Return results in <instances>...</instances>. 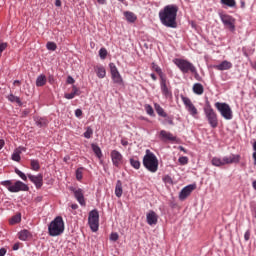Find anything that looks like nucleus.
Masks as SVG:
<instances>
[{
  "instance_id": "obj_16",
  "label": "nucleus",
  "mask_w": 256,
  "mask_h": 256,
  "mask_svg": "<svg viewBox=\"0 0 256 256\" xmlns=\"http://www.w3.org/2000/svg\"><path fill=\"white\" fill-rule=\"evenodd\" d=\"M241 161V155L231 154L230 156H224L222 159L223 165H231L233 163H239Z\"/></svg>"
},
{
  "instance_id": "obj_48",
  "label": "nucleus",
  "mask_w": 256,
  "mask_h": 256,
  "mask_svg": "<svg viewBox=\"0 0 256 256\" xmlns=\"http://www.w3.org/2000/svg\"><path fill=\"white\" fill-rule=\"evenodd\" d=\"M192 75H194V78L196 81H203V78L199 75V72H197V68L195 67L194 70L191 72Z\"/></svg>"
},
{
  "instance_id": "obj_7",
  "label": "nucleus",
  "mask_w": 256,
  "mask_h": 256,
  "mask_svg": "<svg viewBox=\"0 0 256 256\" xmlns=\"http://www.w3.org/2000/svg\"><path fill=\"white\" fill-rule=\"evenodd\" d=\"M173 63H174V65H176V67H178V69L184 75L187 74V73H192V71L195 68V65H193V63H191L188 60L182 59V58H175L173 60Z\"/></svg>"
},
{
  "instance_id": "obj_20",
  "label": "nucleus",
  "mask_w": 256,
  "mask_h": 256,
  "mask_svg": "<svg viewBox=\"0 0 256 256\" xmlns=\"http://www.w3.org/2000/svg\"><path fill=\"white\" fill-rule=\"evenodd\" d=\"M18 239L20 241H27V239H33V233L27 229H23L20 232H18Z\"/></svg>"
},
{
  "instance_id": "obj_28",
  "label": "nucleus",
  "mask_w": 256,
  "mask_h": 256,
  "mask_svg": "<svg viewBox=\"0 0 256 256\" xmlns=\"http://www.w3.org/2000/svg\"><path fill=\"white\" fill-rule=\"evenodd\" d=\"M47 83V77L45 74H41L36 79V87H43Z\"/></svg>"
},
{
  "instance_id": "obj_12",
  "label": "nucleus",
  "mask_w": 256,
  "mask_h": 256,
  "mask_svg": "<svg viewBox=\"0 0 256 256\" xmlns=\"http://www.w3.org/2000/svg\"><path fill=\"white\" fill-rule=\"evenodd\" d=\"M69 191H72V193H74V197L78 201L79 205H81L82 207H85L86 202H85V195L83 194V189L81 188L76 189L75 187L71 186L69 188Z\"/></svg>"
},
{
  "instance_id": "obj_13",
  "label": "nucleus",
  "mask_w": 256,
  "mask_h": 256,
  "mask_svg": "<svg viewBox=\"0 0 256 256\" xmlns=\"http://www.w3.org/2000/svg\"><path fill=\"white\" fill-rule=\"evenodd\" d=\"M181 100L183 101L185 108L187 109L188 113L192 115V117H195L197 115L198 111L195 105H193V102H191V99L189 97H185L183 95L180 96Z\"/></svg>"
},
{
  "instance_id": "obj_19",
  "label": "nucleus",
  "mask_w": 256,
  "mask_h": 256,
  "mask_svg": "<svg viewBox=\"0 0 256 256\" xmlns=\"http://www.w3.org/2000/svg\"><path fill=\"white\" fill-rule=\"evenodd\" d=\"M233 67V64L227 60L222 61L220 64L215 65L214 69L217 71H227Z\"/></svg>"
},
{
  "instance_id": "obj_63",
  "label": "nucleus",
  "mask_w": 256,
  "mask_h": 256,
  "mask_svg": "<svg viewBox=\"0 0 256 256\" xmlns=\"http://www.w3.org/2000/svg\"><path fill=\"white\" fill-rule=\"evenodd\" d=\"M55 6L61 7V0H55Z\"/></svg>"
},
{
  "instance_id": "obj_17",
  "label": "nucleus",
  "mask_w": 256,
  "mask_h": 256,
  "mask_svg": "<svg viewBox=\"0 0 256 256\" xmlns=\"http://www.w3.org/2000/svg\"><path fill=\"white\" fill-rule=\"evenodd\" d=\"M160 139H162V141H172V142H175V141H177V136H173V134L171 132H167L165 130H161L160 131Z\"/></svg>"
},
{
  "instance_id": "obj_27",
  "label": "nucleus",
  "mask_w": 256,
  "mask_h": 256,
  "mask_svg": "<svg viewBox=\"0 0 256 256\" xmlns=\"http://www.w3.org/2000/svg\"><path fill=\"white\" fill-rule=\"evenodd\" d=\"M115 195L116 197H122L123 195V183L121 180H117L116 187H115Z\"/></svg>"
},
{
  "instance_id": "obj_49",
  "label": "nucleus",
  "mask_w": 256,
  "mask_h": 256,
  "mask_svg": "<svg viewBox=\"0 0 256 256\" xmlns=\"http://www.w3.org/2000/svg\"><path fill=\"white\" fill-rule=\"evenodd\" d=\"M7 47H9V44L7 42H0V57L3 53V51H5V49H7Z\"/></svg>"
},
{
  "instance_id": "obj_33",
  "label": "nucleus",
  "mask_w": 256,
  "mask_h": 256,
  "mask_svg": "<svg viewBox=\"0 0 256 256\" xmlns=\"http://www.w3.org/2000/svg\"><path fill=\"white\" fill-rule=\"evenodd\" d=\"M8 101H10L11 103H17V105H19V107H21V105H23V102L21 101V98L13 95V94H10L8 96Z\"/></svg>"
},
{
  "instance_id": "obj_14",
  "label": "nucleus",
  "mask_w": 256,
  "mask_h": 256,
  "mask_svg": "<svg viewBox=\"0 0 256 256\" xmlns=\"http://www.w3.org/2000/svg\"><path fill=\"white\" fill-rule=\"evenodd\" d=\"M28 179L35 185L36 189H41L43 187V174L38 175L27 174Z\"/></svg>"
},
{
  "instance_id": "obj_44",
  "label": "nucleus",
  "mask_w": 256,
  "mask_h": 256,
  "mask_svg": "<svg viewBox=\"0 0 256 256\" xmlns=\"http://www.w3.org/2000/svg\"><path fill=\"white\" fill-rule=\"evenodd\" d=\"M21 152H14L11 156L12 161H16L17 163H19V161H21Z\"/></svg>"
},
{
  "instance_id": "obj_8",
  "label": "nucleus",
  "mask_w": 256,
  "mask_h": 256,
  "mask_svg": "<svg viewBox=\"0 0 256 256\" xmlns=\"http://www.w3.org/2000/svg\"><path fill=\"white\" fill-rule=\"evenodd\" d=\"M88 225L93 233L99 231V210L93 209L89 212Z\"/></svg>"
},
{
  "instance_id": "obj_23",
  "label": "nucleus",
  "mask_w": 256,
  "mask_h": 256,
  "mask_svg": "<svg viewBox=\"0 0 256 256\" xmlns=\"http://www.w3.org/2000/svg\"><path fill=\"white\" fill-rule=\"evenodd\" d=\"M124 17L128 23H135L137 21V15L131 11L124 12Z\"/></svg>"
},
{
  "instance_id": "obj_42",
  "label": "nucleus",
  "mask_w": 256,
  "mask_h": 256,
  "mask_svg": "<svg viewBox=\"0 0 256 256\" xmlns=\"http://www.w3.org/2000/svg\"><path fill=\"white\" fill-rule=\"evenodd\" d=\"M75 174L77 181H81L83 179V167L77 168Z\"/></svg>"
},
{
  "instance_id": "obj_21",
  "label": "nucleus",
  "mask_w": 256,
  "mask_h": 256,
  "mask_svg": "<svg viewBox=\"0 0 256 256\" xmlns=\"http://www.w3.org/2000/svg\"><path fill=\"white\" fill-rule=\"evenodd\" d=\"M34 121L35 125H37L40 129L49 125V120L45 117L36 116L34 117Z\"/></svg>"
},
{
  "instance_id": "obj_50",
  "label": "nucleus",
  "mask_w": 256,
  "mask_h": 256,
  "mask_svg": "<svg viewBox=\"0 0 256 256\" xmlns=\"http://www.w3.org/2000/svg\"><path fill=\"white\" fill-rule=\"evenodd\" d=\"M110 241H119V234L117 232H112L110 234Z\"/></svg>"
},
{
  "instance_id": "obj_47",
  "label": "nucleus",
  "mask_w": 256,
  "mask_h": 256,
  "mask_svg": "<svg viewBox=\"0 0 256 256\" xmlns=\"http://www.w3.org/2000/svg\"><path fill=\"white\" fill-rule=\"evenodd\" d=\"M83 135L85 139H91V135H93V129H91V127H88Z\"/></svg>"
},
{
  "instance_id": "obj_53",
  "label": "nucleus",
  "mask_w": 256,
  "mask_h": 256,
  "mask_svg": "<svg viewBox=\"0 0 256 256\" xmlns=\"http://www.w3.org/2000/svg\"><path fill=\"white\" fill-rule=\"evenodd\" d=\"M251 239V230H247L244 234V241H249Z\"/></svg>"
},
{
  "instance_id": "obj_41",
  "label": "nucleus",
  "mask_w": 256,
  "mask_h": 256,
  "mask_svg": "<svg viewBox=\"0 0 256 256\" xmlns=\"http://www.w3.org/2000/svg\"><path fill=\"white\" fill-rule=\"evenodd\" d=\"M14 173H16V175H18L22 181H27L28 176H26L23 171L19 170V168L14 169Z\"/></svg>"
},
{
  "instance_id": "obj_3",
  "label": "nucleus",
  "mask_w": 256,
  "mask_h": 256,
  "mask_svg": "<svg viewBox=\"0 0 256 256\" xmlns=\"http://www.w3.org/2000/svg\"><path fill=\"white\" fill-rule=\"evenodd\" d=\"M142 164L150 173H157L159 170V159H157L155 153L151 152L149 149L146 150Z\"/></svg>"
},
{
  "instance_id": "obj_58",
  "label": "nucleus",
  "mask_w": 256,
  "mask_h": 256,
  "mask_svg": "<svg viewBox=\"0 0 256 256\" xmlns=\"http://www.w3.org/2000/svg\"><path fill=\"white\" fill-rule=\"evenodd\" d=\"M5 255H7V249L0 248V256H5Z\"/></svg>"
},
{
  "instance_id": "obj_39",
  "label": "nucleus",
  "mask_w": 256,
  "mask_h": 256,
  "mask_svg": "<svg viewBox=\"0 0 256 256\" xmlns=\"http://www.w3.org/2000/svg\"><path fill=\"white\" fill-rule=\"evenodd\" d=\"M223 25H224V27H227V29H229V31H231V33H235V19L230 20V22H226Z\"/></svg>"
},
{
  "instance_id": "obj_32",
  "label": "nucleus",
  "mask_w": 256,
  "mask_h": 256,
  "mask_svg": "<svg viewBox=\"0 0 256 256\" xmlns=\"http://www.w3.org/2000/svg\"><path fill=\"white\" fill-rule=\"evenodd\" d=\"M220 3L225 7H230V9L237 7V2L235 0H220Z\"/></svg>"
},
{
  "instance_id": "obj_45",
  "label": "nucleus",
  "mask_w": 256,
  "mask_h": 256,
  "mask_svg": "<svg viewBox=\"0 0 256 256\" xmlns=\"http://www.w3.org/2000/svg\"><path fill=\"white\" fill-rule=\"evenodd\" d=\"M99 57H100V59H107V49L106 48H101L99 50Z\"/></svg>"
},
{
  "instance_id": "obj_55",
  "label": "nucleus",
  "mask_w": 256,
  "mask_h": 256,
  "mask_svg": "<svg viewBox=\"0 0 256 256\" xmlns=\"http://www.w3.org/2000/svg\"><path fill=\"white\" fill-rule=\"evenodd\" d=\"M83 116V110H81V109H76L75 110V117H82Z\"/></svg>"
},
{
  "instance_id": "obj_59",
  "label": "nucleus",
  "mask_w": 256,
  "mask_h": 256,
  "mask_svg": "<svg viewBox=\"0 0 256 256\" xmlns=\"http://www.w3.org/2000/svg\"><path fill=\"white\" fill-rule=\"evenodd\" d=\"M13 251H19V242L15 243L12 247Z\"/></svg>"
},
{
  "instance_id": "obj_40",
  "label": "nucleus",
  "mask_w": 256,
  "mask_h": 256,
  "mask_svg": "<svg viewBox=\"0 0 256 256\" xmlns=\"http://www.w3.org/2000/svg\"><path fill=\"white\" fill-rule=\"evenodd\" d=\"M211 163L214 167H223V160L221 158L213 157Z\"/></svg>"
},
{
  "instance_id": "obj_61",
  "label": "nucleus",
  "mask_w": 256,
  "mask_h": 256,
  "mask_svg": "<svg viewBox=\"0 0 256 256\" xmlns=\"http://www.w3.org/2000/svg\"><path fill=\"white\" fill-rule=\"evenodd\" d=\"M29 110H23V112H22V117H27V115H29Z\"/></svg>"
},
{
  "instance_id": "obj_26",
  "label": "nucleus",
  "mask_w": 256,
  "mask_h": 256,
  "mask_svg": "<svg viewBox=\"0 0 256 256\" xmlns=\"http://www.w3.org/2000/svg\"><path fill=\"white\" fill-rule=\"evenodd\" d=\"M96 75L98 79H105L107 76V71L105 70L104 66H97L96 67Z\"/></svg>"
},
{
  "instance_id": "obj_31",
  "label": "nucleus",
  "mask_w": 256,
  "mask_h": 256,
  "mask_svg": "<svg viewBox=\"0 0 256 256\" xmlns=\"http://www.w3.org/2000/svg\"><path fill=\"white\" fill-rule=\"evenodd\" d=\"M151 67L153 71H155L157 75H159L160 79L166 76L165 73H163L161 67H159V65H157L155 62H152Z\"/></svg>"
},
{
  "instance_id": "obj_51",
  "label": "nucleus",
  "mask_w": 256,
  "mask_h": 256,
  "mask_svg": "<svg viewBox=\"0 0 256 256\" xmlns=\"http://www.w3.org/2000/svg\"><path fill=\"white\" fill-rule=\"evenodd\" d=\"M163 181H164V183H168L169 185H173V178H171V176H169V175L164 176Z\"/></svg>"
},
{
  "instance_id": "obj_52",
  "label": "nucleus",
  "mask_w": 256,
  "mask_h": 256,
  "mask_svg": "<svg viewBox=\"0 0 256 256\" xmlns=\"http://www.w3.org/2000/svg\"><path fill=\"white\" fill-rule=\"evenodd\" d=\"M72 93H73L74 96H76V95L79 96V95H81V90H79V88L77 86L73 85L72 86Z\"/></svg>"
},
{
  "instance_id": "obj_60",
  "label": "nucleus",
  "mask_w": 256,
  "mask_h": 256,
  "mask_svg": "<svg viewBox=\"0 0 256 256\" xmlns=\"http://www.w3.org/2000/svg\"><path fill=\"white\" fill-rule=\"evenodd\" d=\"M41 201H43V196H38L35 198L36 203H41Z\"/></svg>"
},
{
  "instance_id": "obj_43",
  "label": "nucleus",
  "mask_w": 256,
  "mask_h": 256,
  "mask_svg": "<svg viewBox=\"0 0 256 256\" xmlns=\"http://www.w3.org/2000/svg\"><path fill=\"white\" fill-rule=\"evenodd\" d=\"M46 48L48 49V51H56L57 44L55 42H47Z\"/></svg>"
},
{
  "instance_id": "obj_62",
  "label": "nucleus",
  "mask_w": 256,
  "mask_h": 256,
  "mask_svg": "<svg viewBox=\"0 0 256 256\" xmlns=\"http://www.w3.org/2000/svg\"><path fill=\"white\" fill-rule=\"evenodd\" d=\"M251 211H252V213H254V217L256 219V205L251 207Z\"/></svg>"
},
{
  "instance_id": "obj_4",
  "label": "nucleus",
  "mask_w": 256,
  "mask_h": 256,
  "mask_svg": "<svg viewBox=\"0 0 256 256\" xmlns=\"http://www.w3.org/2000/svg\"><path fill=\"white\" fill-rule=\"evenodd\" d=\"M63 233H65V221H63V217L57 216L48 225V235L50 237H59Z\"/></svg>"
},
{
  "instance_id": "obj_57",
  "label": "nucleus",
  "mask_w": 256,
  "mask_h": 256,
  "mask_svg": "<svg viewBox=\"0 0 256 256\" xmlns=\"http://www.w3.org/2000/svg\"><path fill=\"white\" fill-rule=\"evenodd\" d=\"M48 83H50L51 85H53V83H55V76H53V74H50L48 76Z\"/></svg>"
},
{
  "instance_id": "obj_34",
  "label": "nucleus",
  "mask_w": 256,
  "mask_h": 256,
  "mask_svg": "<svg viewBox=\"0 0 256 256\" xmlns=\"http://www.w3.org/2000/svg\"><path fill=\"white\" fill-rule=\"evenodd\" d=\"M130 165L133 167V169H141V161H139V159L130 158Z\"/></svg>"
},
{
  "instance_id": "obj_35",
  "label": "nucleus",
  "mask_w": 256,
  "mask_h": 256,
  "mask_svg": "<svg viewBox=\"0 0 256 256\" xmlns=\"http://www.w3.org/2000/svg\"><path fill=\"white\" fill-rule=\"evenodd\" d=\"M30 165L32 171H39V169H41V165L39 164V160L37 159L30 160Z\"/></svg>"
},
{
  "instance_id": "obj_30",
  "label": "nucleus",
  "mask_w": 256,
  "mask_h": 256,
  "mask_svg": "<svg viewBox=\"0 0 256 256\" xmlns=\"http://www.w3.org/2000/svg\"><path fill=\"white\" fill-rule=\"evenodd\" d=\"M173 119H175V116L174 115H168L166 114V116H164V120H162V125H172L174 126L175 125V122H173Z\"/></svg>"
},
{
  "instance_id": "obj_54",
  "label": "nucleus",
  "mask_w": 256,
  "mask_h": 256,
  "mask_svg": "<svg viewBox=\"0 0 256 256\" xmlns=\"http://www.w3.org/2000/svg\"><path fill=\"white\" fill-rule=\"evenodd\" d=\"M66 83H68V85H73V83H75V78H73L72 76H68Z\"/></svg>"
},
{
  "instance_id": "obj_38",
  "label": "nucleus",
  "mask_w": 256,
  "mask_h": 256,
  "mask_svg": "<svg viewBox=\"0 0 256 256\" xmlns=\"http://www.w3.org/2000/svg\"><path fill=\"white\" fill-rule=\"evenodd\" d=\"M17 223H21V213H18L10 219V225H17Z\"/></svg>"
},
{
  "instance_id": "obj_18",
  "label": "nucleus",
  "mask_w": 256,
  "mask_h": 256,
  "mask_svg": "<svg viewBox=\"0 0 256 256\" xmlns=\"http://www.w3.org/2000/svg\"><path fill=\"white\" fill-rule=\"evenodd\" d=\"M146 221H147V224L150 225V226L155 225L157 223V221H158L157 213H155V211L151 210L146 215Z\"/></svg>"
},
{
  "instance_id": "obj_6",
  "label": "nucleus",
  "mask_w": 256,
  "mask_h": 256,
  "mask_svg": "<svg viewBox=\"0 0 256 256\" xmlns=\"http://www.w3.org/2000/svg\"><path fill=\"white\" fill-rule=\"evenodd\" d=\"M214 107L226 121H231V119H233V110L227 102H216Z\"/></svg>"
},
{
  "instance_id": "obj_29",
  "label": "nucleus",
  "mask_w": 256,
  "mask_h": 256,
  "mask_svg": "<svg viewBox=\"0 0 256 256\" xmlns=\"http://www.w3.org/2000/svg\"><path fill=\"white\" fill-rule=\"evenodd\" d=\"M154 109H155L157 115H159V117H167V112H165V109H163V107H161V105L155 103Z\"/></svg>"
},
{
  "instance_id": "obj_64",
  "label": "nucleus",
  "mask_w": 256,
  "mask_h": 256,
  "mask_svg": "<svg viewBox=\"0 0 256 256\" xmlns=\"http://www.w3.org/2000/svg\"><path fill=\"white\" fill-rule=\"evenodd\" d=\"M252 158L254 159V165L256 166V152H253Z\"/></svg>"
},
{
  "instance_id": "obj_24",
  "label": "nucleus",
  "mask_w": 256,
  "mask_h": 256,
  "mask_svg": "<svg viewBox=\"0 0 256 256\" xmlns=\"http://www.w3.org/2000/svg\"><path fill=\"white\" fill-rule=\"evenodd\" d=\"M91 149L98 159H101L103 157V152L101 151V147H99L98 144L92 143Z\"/></svg>"
},
{
  "instance_id": "obj_37",
  "label": "nucleus",
  "mask_w": 256,
  "mask_h": 256,
  "mask_svg": "<svg viewBox=\"0 0 256 256\" xmlns=\"http://www.w3.org/2000/svg\"><path fill=\"white\" fill-rule=\"evenodd\" d=\"M144 109L147 115H150V117H155V110L153 109V106H151V104H145Z\"/></svg>"
},
{
  "instance_id": "obj_2",
  "label": "nucleus",
  "mask_w": 256,
  "mask_h": 256,
  "mask_svg": "<svg viewBox=\"0 0 256 256\" xmlns=\"http://www.w3.org/2000/svg\"><path fill=\"white\" fill-rule=\"evenodd\" d=\"M203 112L205 115V119L208 122V125H210L212 129H217V127H219V118L217 116V112H215V110L211 106V102H209L208 98H206Z\"/></svg>"
},
{
  "instance_id": "obj_15",
  "label": "nucleus",
  "mask_w": 256,
  "mask_h": 256,
  "mask_svg": "<svg viewBox=\"0 0 256 256\" xmlns=\"http://www.w3.org/2000/svg\"><path fill=\"white\" fill-rule=\"evenodd\" d=\"M110 157L112 159V164L114 167H119L121 163H123V154L119 152L118 150H112L110 153Z\"/></svg>"
},
{
  "instance_id": "obj_25",
  "label": "nucleus",
  "mask_w": 256,
  "mask_h": 256,
  "mask_svg": "<svg viewBox=\"0 0 256 256\" xmlns=\"http://www.w3.org/2000/svg\"><path fill=\"white\" fill-rule=\"evenodd\" d=\"M193 93H195V95H203L205 88L203 87V84L201 83H195L193 85Z\"/></svg>"
},
{
  "instance_id": "obj_1",
  "label": "nucleus",
  "mask_w": 256,
  "mask_h": 256,
  "mask_svg": "<svg viewBox=\"0 0 256 256\" xmlns=\"http://www.w3.org/2000/svg\"><path fill=\"white\" fill-rule=\"evenodd\" d=\"M177 13H179V6L177 4H168L159 11L160 22L164 27L169 29H177Z\"/></svg>"
},
{
  "instance_id": "obj_5",
  "label": "nucleus",
  "mask_w": 256,
  "mask_h": 256,
  "mask_svg": "<svg viewBox=\"0 0 256 256\" xmlns=\"http://www.w3.org/2000/svg\"><path fill=\"white\" fill-rule=\"evenodd\" d=\"M0 185L6 187V189L10 193H19V191H29V186L20 180H17L14 184L11 180H4L0 182Z\"/></svg>"
},
{
  "instance_id": "obj_9",
  "label": "nucleus",
  "mask_w": 256,
  "mask_h": 256,
  "mask_svg": "<svg viewBox=\"0 0 256 256\" xmlns=\"http://www.w3.org/2000/svg\"><path fill=\"white\" fill-rule=\"evenodd\" d=\"M109 69L113 83L116 85H123V77L121 76V73H119V69H117L115 63H109Z\"/></svg>"
},
{
  "instance_id": "obj_56",
  "label": "nucleus",
  "mask_w": 256,
  "mask_h": 256,
  "mask_svg": "<svg viewBox=\"0 0 256 256\" xmlns=\"http://www.w3.org/2000/svg\"><path fill=\"white\" fill-rule=\"evenodd\" d=\"M65 99L71 100V99H75V96L73 95V92L71 93H66L64 95Z\"/></svg>"
},
{
  "instance_id": "obj_10",
  "label": "nucleus",
  "mask_w": 256,
  "mask_h": 256,
  "mask_svg": "<svg viewBox=\"0 0 256 256\" xmlns=\"http://www.w3.org/2000/svg\"><path fill=\"white\" fill-rule=\"evenodd\" d=\"M169 80H167V76H163L162 78H160V89L162 92V95H164V97L169 98L173 96V92H171V89H169Z\"/></svg>"
},
{
  "instance_id": "obj_11",
  "label": "nucleus",
  "mask_w": 256,
  "mask_h": 256,
  "mask_svg": "<svg viewBox=\"0 0 256 256\" xmlns=\"http://www.w3.org/2000/svg\"><path fill=\"white\" fill-rule=\"evenodd\" d=\"M195 189H197V184H189L182 188V190L179 193L180 201H185V199H187L189 195H191V193L195 191Z\"/></svg>"
},
{
  "instance_id": "obj_46",
  "label": "nucleus",
  "mask_w": 256,
  "mask_h": 256,
  "mask_svg": "<svg viewBox=\"0 0 256 256\" xmlns=\"http://www.w3.org/2000/svg\"><path fill=\"white\" fill-rule=\"evenodd\" d=\"M178 163L181 165H187V163H189V158L187 156H181L178 159Z\"/></svg>"
},
{
  "instance_id": "obj_22",
  "label": "nucleus",
  "mask_w": 256,
  "mask_h": 256,
  "mask_svg": "<svg viewBox=\"0 0 256 256\" xmlns=\"http://www.w3.org/2000/svg\"><path fill=\"white\" fill-rule=\"evenodd\" d=\"M218 15H219L220 21L223 23V25H225V23H229L230 21L235 20V18H233V16H231L229 14H224L223 12H218Z\"/></svg>"
},
{
  "instance_id": "obj_36",
  "label": "nucleus",
  "mask_w": 256,
  "mask_h": 256,
  "mask_svg": "<svg viewBox=\"0 0 256 256\" xmlns=\"http://www.w3.org/2000/svg\"><path fill=\"white\" fill-rule=\"evenodd\" d=\"M242 53H243L244 57L249 59V55H253V53H255V49H252L251 47H249V48L242 47Z\"/></svg>"
}]
</instances>
